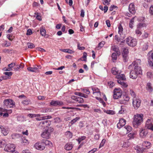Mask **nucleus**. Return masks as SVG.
Returning a JSON list of instances; mask_svg holds the SVG:
<instances>
[{
    "mask_svg": "<svg viewBox=\"0 0 153 153\" xmlns=\"http://www.w3.org/2000/svg\"><path fill=\"white\" fill-rule=\"evenodd\" d=\"M130 143L129 141V140H124L123 143L122 147L124 148H127L130 145Z\"/></svg>",
    "mask_w": 153,
    "mask_h": 153,
    "instance_id": "nucleus-31",
    "label": "nucleus"
},
{
    "mask_svg": "<svg viewBox=\"0 0 153 153\" xmlns=\"http://www.w3.org/2000/svg\"><path fill=\"white\" fill-rule=\"evenodd\" d=\"M73 147V145L70 143L66 144L65 146V149L66 150H70L72 149Z\"/></svg>",
    "mask_w": 153,
    "mask_h": 153,
    "instance_id": "nucleus-27",
    "label": "nucleus"
},
{
    "mask_svg": "<svg viewBox=\"0 0 153 153\" xmlns=\"http://www.w3.org/2000/svg\"><path fill=\"white\" fill-rule=\"evenodd\" d=\"M108 85L110 88H112L114 85V82L112 81L108 82Z\"/></svg>",
    "mask_w": 153,
    "mask_h": 153,
    "instance_id": "nucleus-55",
    "label": "nucleus"
},
{
    "mask_svg": "<svg viewBox=\"0 0 153 153\" xmlns=\"http://www.w3.org/2000/svg\"><path fill=\"white\" fill-rule=\"evenodd\" d=\"M149 34L147 32H145L142 36L143 39L147 38L149 36Z\"/></svg>",
    "mask_w": 153,
    "mask_h": 153,
    "instance_id": "nucleus-56",
    "label": "nucleus"
},
{
    "mask_svg": "<svg viewBox=\"0 0 153 153\" xmlns=\"http://www.w3.org/2000/svg\"><path fill=\"white\" fill-rule=\"evenodd\" d=\"M111 50L116 53L118 55H120V52L119 50V48L116 45H112L111 47Z\"/></svg>",
    "mask_w": 153,
    "mask_h": 153,
    "instance_id": "nucleus-19",
    "label": "nucleus"
},
{
    "mask_svg": "<svg viewBox=\"0 0 153 153\" xmlns=\"http://www.w3.org/2000/svg\"><path fill=\"white\" fill-rule=\"evenodd\" d=\"M123 27L121 24H120L118 26V33L120 35L122 33L123 31Z\"/></svg>",
    "mask_w": 153,
    "mask_h": 153,
    "instance_id": "nucleus-48",
    "label": "nucleus"
},
{
    "mask_svg": "<svg viewBox=\"0 0 153 153\" xmlns=\"http://www.w3.org/2000/svg\"><path fill=\"white\" fill-rule=\"evenodd\" d=\"M1 130V133L4 135L6 136L8 133L9 128L7 127H4L2 126Z\"/></svg>",
    "mask_w": 153,
    "mask_h": 153,
    "instance_id": "nucleus-18",
    "label": "nucleus"
},
{
    "mask_svg": "<svg viewBox=\"0 0 153 153\" xmlns=\"http://www.w3.org/2000/svg\"><path fill=\"white\" fill-rule=\"evenodd\" d=\"M104 112L105 113H106L107 114H111V115H114L115 114V112L112 110H104Z\"/></svg>",
    "mask_w": 153,
    "mask_h": 153,
    "instance_id": "nucleus-41",
    "label": "nucleus"
},
{
    "mask_svg": "<svg viewBox=\"0 0 153 153\" xmlns=\"http://www.w3.org/2000/svg\"><path fill=\"white\" fill-rule=\"evenodd\" d=\"M147 90L149 92H152L153 91V88L151 86V83L150 82H148L147 83L146 85Z\"/></svg>",
    "mask_w": 153,
    "mask_h": 153,
    "instance_id": "nucleus-38",
    "label": "nucleus"
},
{
    "mask_svg": "<svg viewBox=\"0 0 153 153\" xmlns=\"http://www.w3.org/2000/svg\"><path fill=\"white\" fill-rule=\"evenodd\" d=\"M51 124V122L49 120H43L39 123L38 127L42 129H44L49 126Z\"/></svg>",
    "mask_w": 153,
    "mask_h": 153,
    "instance_id": "nucleus-5",
    "label": "nucleus"
},
{
    "mask_svg": "<svg viewBox=\"0 0 153 153\" xmlns=\"http://www.w3.org/2000/svg\"><path fill=\"white\" fill-rule=\"evenodd\" d=\"M60 51L63 52L67 53L70 54H72L74 52V51L69 49H60Z\"/></svg>",
    "mask_w": 153,
    "mask_h": 153,
    "instance_id": "nucleus-34",
    "label": "nucleus"
},
{
    "mask_svg": "<svg viewBox=\"0 0 153 153\" xmlns=\"http://www.w3.org/2000/svg\"><path fill=\"white\" fill-rule=\"evenodd\" d=\"M140 137L141 138H145L148 133V130L146 129L141 128L139 130Z\"/></svg>",
    "mask_w": 153,
    "mask_h": 153,
    "instance_id": "nucleus-13",
    "label": "nucleus"
},
{
    "mask_svg": "<svg viewBox=\"0 0 153 153\" xmlns=\"http://www.w3.org/2000/svg\"><path fill=\"white\" fill-rule=\"evenodd\" d=\"M105 44V42L104 41H102L100 42L98 45V47L97 48V49L99 50L100 49L102 48L103 47L104 45Z\"/></svg>",
    "mask_w": 153,
    "mask_h": 153,
    "instance_id": "nucleus-44",
    "label": "nucleus"
},
{
    "mask_svg": "<svg viewBox=\"0 0 153 153\" xmlns=\"http://www.w3.org/2000/svg\"><path fill=\"white\" fill-rule=\"evenodd\" d=\"M40 4L39 3L36 1H33L32 4V6L33 7H36L37 6H39Z\"/></svg>",
    "mask_w": 153,
    "mask_h": 153,
    "instance_id": "nucleus-59",
    "label": "nucleus"
},
{
    "mask_svg": "<svg viewBox=\"0 0 153 153\" xmlns=\"http://www.w3.org/2000/svg\"><path fill=\"white\" fill-rule=\"evenodd\" d=\"M148 48V45L145 44L144 45H143V47L142 48V50L143 51H146L147 50Z\"/></svg>",
    "mask_w": 153,
    "mask_h": 153,
    "instance_id": "nucleus-62",
    "label": "nucleus"
},
{
    "mask_svg": "<svg viewBox=\"0 0 153 153\" xmlns=\"http://www.w3.org/2000/svg\"><path fill=\"white\" fill-rule=\"evenodd\" d=\"M80 119V118L79 117H76L75 119L72 120L70 122V124H71V125L73 124L74 123L77 122L78 120Z\"/></svg>",
    "mask_w": 153,
    "mask_h": 153,
    "instance_id": "nucleus-47",
    "label": "nucleus"
},
{
    "mask_svg": "<svg viewBox=\"0 0 153 153\" xmlns=\"http://www.w3.org/2000/svg\"><path fill=\"white\" fill-rule=\"evenodd\" d=\"M64 105L63 102L59 100H52L50 103V105L51 106L59 107L62 106Z\"/></svg>",
    "mask_w": 153,
    "mask_h": 153,
    "instance_id": "nucleus-12",
    "label": "nucleus"
},
{
    "mask_svg": "<svg viewBox=\"0 0 153 153\" xmlns=\"http://www.w3.org/2000/svg\"><path fill=\"white\" fill-rule=\"evenodd\" d=\"M151 143L147 141H145L143 143V146L147 149H149L151 147Z\"/></svg>",
    "mask_w": 153,
    "mask_h": 153,
    "instance_id": "nucleus-26",
    "label": "nucleus"
},
{
    "mask_svg": "<svg viewBox=\"0 0 153 153\" xmlns=\"http://www.w3.org/2000/svg\"><path fill=\"white\" fill-rule=\"evenodd\" d=\"M145 126L147 129L153 131V124L152 123H146Z\"/></svg>",
    "mask_w": 153,
    "mask_h": 153,
    "instance_id": "nucleus-32",
    "label": "nucleus"
},
{
    "mask_svg": "<svg viewBox=\"0 0 153 153\" xmlns=\"http://www.w3.org/2000/svg\"><path fill=\"white\" fill-rule=\"evenodd\" d=\"M117 81L118 83L122 85V87L123 88H125L128 86L127 84L123 81H122L120 80H117Z\"/></svg>",
    "mask_w": 153,
    "mask_h": 153,
    "instance_id": "nucleus-33",
    "label": "nucleus"
},
{
    "mask_svg": "<svg viewBox=\"0 0 153 153\" xmlns=\"http://www.w3.org/2000/svg\"><path fill=\"white\" fill-rule=\"evenodd\" d=\"M147 76L148 78H151L152 77L153 74L151 72H148L147 73Z\"/></svg>",
    "mask_w": 153,
    "mask_h": 153,
    "instance_id": "nucleus-60",
    "label": "nucleus"
},
{
    "mask_svg": "<svg viewBox=\"0 0 153 153\" xmlns=\"http://www.w3.org/2000/svg\"><path fill=\"white\" fill-rule=\"evenodd\" d=\"M50 135V134L48 132V131H47L46 130H45L41 134V136L43 138H49Z\"/></svg>",
    "mask_w": 153,
    "mask_h": 153,
    "instance_id": "nucleus-23",
    "label": "nucleus"
},
{
    "mask_svg": "<svg viewBox=\"0 0 153 153\" xmlns=\"http://www.w3.org/2000/svg\"><path fill=\"white\" fill-rule=\"evenodd\" d=\"M52 145L51 142L48 140L44 139L36 143L34 145V147L38 150L42 151L45 148V146H48L51 147Z\"/></svg>",
    "mask_w": 153,
    "mask_h": 153,
    "instance_id": "nucleus-1",
    "label": "nucleus"
},
{
    "mask_svg": "<svg viewBox=\"0 0 153 153\" xmlns=\"http://www.w3.org/2000/svg\"><path fill=\"white\" fill-rule=\"evenodd\" d=\"M121 55H128V49L127 47H124L122 49Z\"/></svg>",
    "mask_w": 153,
    "mask_h": 153,
    "instance_id": "nucleus-28",
    "label": "nucleus"
},
{
    "mask_svg": "<svg viewBox=\"0 0 153 153\" xmlns=\"http://www.w3.org/2000/svg\"><path fill=\"white\" fill-rule=\"evenodd\" d=\"M4 42L5 43L2 44V45L5 47L10 46L11 45V43L10 42H8L7 41H5Z\"/></svg>",
    "mask_w": 153,
    "mask_h": 153,
    "instance_id": "nucleus-52",
    "label": "nucleus"
},
{
    "mask_svg": "<svg viewBox=\"0 0 153 153\" xmlns=\"http://www.w3.org/2000/svg\"><path fill=\"white\" fill-rule=\"evenodd\" d=\"M16 148L15 146L13 144H8L5 147L4 150L8 152H12L15 151Z\"/></svg>",
    "mask_w": 153,
    "mask_h": 153,
    "instance_id": "nucleus-9",
    "label": "nucleus"
},
{
    "mask_svg": "<svg viewBox=\"0 0 153 153\" xmlns=\"http://www.w3.org/2000/svg\"><path fill=\"white\" fill-rule=\"evenodd\" d=\"M40 65H35L34 67H28L27 70L29 71L36 72L38 71V69H40L41 68Z\"/></svg>",
    "mask_w": 153,
    "mask_h": 153,
    "instance_id": "nucleus-15",
    "label": "nucleus"
},
{
    "mask_svg": "<svg viewBox=\"0 0 153 153\" xmlns=\"http://www.w3.org/2000/svg\"><path fill=\"white\" fill-rule=\"evenodd\" d=\"M30 102V101L28 100H25L23 101L22 102V103L23 104L25 105H27L29 104V102Z\"/></svg>",
    "mask_w": 153,
    "mask_h": 153,
    "instance_id": "nucleus-58",
    "label": "nucleus"
},
{
    "mask_svg": "<svg viewBox=\"0 0 153 153\" xmlns=\"http://www.w3.org/2000/svg\"><path fill=\"white\" fill-rule=\"evenodd\" d=\"M126 122V120L121 118L119 122L117 125V127L119 129L121 128L125 125Z\"/></svg>",
    "mask_w": 153,
    "mask_h": 153,
    "instance_id": "nucleus-16",
    "label": "nucleus"
},
{
    "mask_svg": "<svg viewBox=\"0 0 153 153\" xmlns=\"http://www.w3.org/2000/svg\"><path fill=\"white\" fill-rule=\"evenodd\" d=\"M71 98L72 99L79 103H83L84 102V100L83 98L80 97L72 96L71 97Z\"/></svg>",
    "mask_w": 153,
    "mask_h": 153,
    "instance_id": "nucleus-14",
    "label": "nucleus"
},
{
    "mask_svg": "<svg viewBox=\"0 0 153 153\" xmlns=\"http://www.w3.org/2000/svg\"><path fill=\"white\" fill-rule=\"evenodd\" d=\"M65 135L69 138H71L73 136L72 133L70 131H66L65 134Z\"/></svg>",
    "mask_w": 153,
    "mask_h": 153,
    "instance_id": "nucleus-42",
    "label": "nucleus"
},
{
    "mask_svg": "<svg viewBox=\"0 0 153 153\" xmlns=\"http://www.w3.org/2000/svg\"><path fill=\"white\" fill-rule=\"evenodd\" d=\"M20 140L21 141V144L23 145H26L29 143L28 140L25 137L21 136L20 139Z\"/></svg>",
    "mask_w": 153,
    "mask_h": 153,
    "instance_id": "nucleus-20",
    "label": "nucleus"
},
{
    "mask_svg": "<svg viewBox=\"0 0 153 153\" xmlns=\"http://www.w3.org/2000/svg\"><path fill=\"white\" fill-rule=\"evenodd\" d=\"M130 93L131 95L133 97H136V94L134 92V91L132 90H130Z\"/></svg>",
    "mask_w": 153,
    "mask_h": 153,
    "instance_id": "nucleus-63",
    "label": "nucleus"
},
{
    "mask_svg": "<svg viewBox=\"0 0 153 153\" xmlns=\"http://www.w3.org/2000/svg\"><path fill=\"white\" fill-rule=\"evenodd\" d=\"M123 61L124 62H127L129 59L128 55H122Z\"/></svg>",
    "mask_w": 153,
    "mask_h": 153,
    "instance_id": "nucleus-39",
    "label": "nucleus"
},
{
    "mask_svg": "<svg viewBox=\"0 0 153 153\" xmlns=\"http://www.w3.org/2000/svg\"><path fill=\"white\" fill-rule=\"evenodd\" d=\"M52 118V117L51 116L48 115L46 116H43L39 118H36V120L42 121L43 120H48Z\"/></svg>",
    "mask_w": 153,
    "mask_h": 153,
    "instance_id": "nucleus-25",
    "label": "nucleus"
},
{
    "mask_svg": "<svg viewBox=\"0 0 153 153\" xmlns=\"http://www.w3.org/2000/svg\"><path fill=\"white\" fill-rule=\"evenodd\" d=\"M28 46L29 48L32 49L35 47L34 45L32 43H28Z\"/></svg>",
    "mask_w": 153,
    "mask_h": 153,
    "instance_id": "nucleus-57",
    "label": "nucleus"
},
{
    "mask_svg": "<svg viewBox=\"0 0 153 153\" xmlns=\"http://www.w3.org/2000/svg\"><path fill=\"white\" fill-rule=\"evenodd\" d=\"M147 59L150 67L153 68V51L149 52L147 54Z\"/></svg>",
    "mask_w": 153,
    "mask_h": 153,
    "instance_id": "nucleus-7",
    "label": "nucleus"
},
{
    "mask_svg": "<svg viewBox=\"0 0 153 153\" xmlns=\"http://www.w3.org/2000/svg\"><path fill=\"white\" fill-rule=\"evenodd\" d=\"M141 60L140 59H137L134 61L131 65H130L129 67L133 66L134 67V68H135V69H139L140 70H142L141 67L139 66V65L141 64Z\"/></svg>",
    "mask_w": 153,
    "mask_h": 153,
    "instance_id": "nucleus-8",
    "label": "nucleus"
},
{
    "mask_svg": "<svg viewBox=\"0 0 153 153\" xmlns=\"http://www.w3.org/2000/svg\"><path fill=\"white\" fill-rule=\"evenodd\" d=\"M145 18L144 17H140L137 18V21L140 22H144Z\"/></svg>",
    "mask_w": 153,
    "mask_h": 153,
    "instance_id": "nucleus-49",
    "label": "nucleus"
},
{
    "mask_svg": "<svg viewBox=\"0 0 153 153\" xmlns=\"http://www.w3.org/2000/svg\"><path fill=\"white\" fill-rule=\"evenodd\" d=\"M82 91L83 93H85L87 95L90 94V91L87 88L83 89Z\"/></svg>",
    "mask_w": 153,
    "mask_h": 153,
    "instance_id": "nucleus-53",
    "label": "nucleus"
},
{
    "mask_svg": "<svg viewBox=\"0 0 153 153\" xmlns=\"http://www.w3.org/2000/svg\"><path fill=\"white\" fill-rule=\"evenodd\" d=\"M142 74V70H140L139 69H136L134 68L130 72V77L133 79H136L138 75L141 74Z\"/></svg>",
    "mask_w": 153,
    "mask_h": 153,
    "instance_id": "nucleus-3",
    "label": "nucleus"
},
{
    "mask_svg": "<svg viewBox=\"0 0 153 153\" xmlns=\"http://www.w3.org/2000/svg\"><path fill=\"white\" fill-rule=\"evenodd\" d=\"M118 55L116 53L114 52L111 55L112 60L113 62H114L117 59V55Z\"/></svg>",
    "mask_w": 153,
    "mask_h": 153,
    "instance_id": "nucleus-37",
    "label": "nucleus"
},
{
    "mask_svg": "<svg viewBox=\"0 0 153 153\" xmlns=\"http://www.w3.org/2000/svg\"><path fill=\"white\" fill-rule=\"evenodd\" d=\"M126 40L127 44L129 46L133 47L137 45V41L136 39L129 37L127 38Z\"/></svg>",
    "mask_w": 153,
    "mask_h": 153,
    "instance_id": "nucleus-4",
    "label": "nucleus"
},
{
    "mask_svg": "<svg viewBox=\"0 0 153 153\" xmlns=\"http://www.w3.org/2000/svg\"><path fill=\"white\" fill-rule=\"evenodd\" d=\"M34 14L35 15H37L36 16V18L37 19L40 21H41L42 20L41 16L40 15H38L39 13L38 12H35Z\"/></svg>",
    "mask_w": 153,
    "mask_h": 153,
    "instance_id": "nucleus-54",
    "label": "nucleus"
},
{
    "mask_svg": "<svg viewBox=\"0 0 153 153\" xmlns=\"http://www.w3.org/2000/svg\"><path fill=\"white\" fill-rule=\"evenodd\" d=\"M141 100L136 97L133 98L132 104L134 108L137 109L140 106Z\"/></svg>",
    "mask_w": 153,
    "mask_h": 153,
    "instance_id": "nucleus-10",
    "label": "nucleus"
},
{
    "mask_svg": "<svg viewBox=\"0 0 153 153\" xmlns=\"http://www.w3.org/2000/svg\"><path fill=\"white\" fill-rule=\"evenodd\" d=\"M147 24L144 22H139L137 25V27L141 29L142 27H146Z\"/></svg>",
    "mask_w": 153,
    "mask_h": 153,
    "instance_id": "nucleus-29",
    "label": "nucleus"
},
{
    "mask_svg": "<svg viewBox=\"0 0 153 153\" xmlns=\"http://www.w3.org/2000/svg\"><path fill=\"white\" fill-rule=\"evenodd\" d=\"M40 34L42 36H46V31L45 29L42 27H41L40 29Z\"/></svg>",
    "mask_w": 153,
    "mask_h": 153,
    "instance_id": "nucleus-35",
    "label": "nucleus"
},
{
    "mask_svg": "<svg viewBox=\"0 0 153 153\" xmlns=\"http://www.w3.org/2000/svg\"><path fill=\"white\" fill-rule=\"evenodd\" d=\"M21 137L20 134H13L11 135L12 139H19L20 140Z\"/></svg>",
    "mask_w": 153,
    "mask_h": 153,
    "instance_id": "nucleus-36",
    "label": "nucleus"
},
{
    "mask_svg": "<svg viewBox=\"0 0 153 153\" xmlns=\"http://www.w3.org/2000/svg\"><path fill=\"white\" fill-rule=\"evenodd\" d=\"M136 135V133L133 132L130 133L128 135V137L129 138L128 140H129L131 139H133Z\"/></svg>",
    "mask_w": 153,
    "mask_h": 153,
    "instance_id": "nucleus-46",
    "label": "nucleus"
},
{
    "mask_svg": "<svg viewBox=\"0 0 153 153\" xmlns=\"http://www.w3.org/2000/svg\"><path fill=\"white\" fill-rule=\"evenodd\" d=\"M111 72L114 75H117L118 74H120V73L119 72V71L115 67H113L111 69Z\"/></svg>",
    "mask_w": 153,
    "mask_h": 153,
    "instance_id": "nucleus-24",
    "label": "nucleus"
},
{
    "mask_svg": "<svg viewBox=\"0 0 153 153\" xmlns=\"http://www.w3.org/2000/svg\"><path fill=\"white\" fill-rule=\"evenodd\" d=\"M136 148L137 149H136L137 150V152L138 153H142L143 152V149L141 148H140L139 146H137L136 147Z\"/></svg>",
    "mask_w": 153,
    "mask_h": 153,
    "instance_id": "nucleus-50",
    "label": "nucleus"
},
{
    "mask_svg": "<svg viewBox=\"0 0 153 153\" xmlns=\"http://www.w3.org/2000/svg\"><path fill=\"white\" fill-rule=\"evenodd\" d=\"M113 98L118 99L120 98L122 95V91L120 88H115L113 91Z\"/></svg>",
    "mask_w": 153,
    "mask_h": 153,
    "instance_id": "nucleus-6",
    "label": "nucleus"
},
{
    "mask_svg": "<svg viewBox=\"0 0 153 153\" xmlns=\"http://www.w3.org/2000/svg\"><path fill=\"white\" fill-rule=\"evenodd\" d=\"M135 34L138 36H140L142 34L141 29L139 28H138L137 27L135 30Z\"/></svg>",
    "mask_w": 153,
    "mask_h": 153,
    "instance_id": "nucleus-45",
    "label": "nucleus"
},
{
    "mask_svg": "<svg viewBox=\"0 0 153 153\" xmlns=\"http://www.w3.org/2000/svg\"><path fill=\"white\" fill-rule=\"evenodd\" d=\"M4 74L8 76H7L8 79H10L11 78V76L13 74V73L12 72H4Z\"/></svg>",
    "mask_w": 153,
    "mask_h": 153,
    "instance_id": "nucleus-51",
    "label": "nucleus"
},
{
    "mask_svg": "<svg viewBox=\"0 0 153 153\" xmlns=\"http://www.w3.org/2000/svg\"><path fill=\"white\" fill-rule=\"evenodd\" d=\"M4 105L7 107H13L15 106V102L11 99L5 100L4 101Z\"/></svg>",
    "mask_w": 153,
    "mask_h": 153,
    "instance_id": "nucleus-11",
    "label": "nucleus"
},
{
    "mask_svg": "<svg viewBox=\"0 0 153 153\" xmlns=\"http://www.w3.org/2000/svg\"><path fill=\"white\" fill-rule=\"evenodd\" d=\"M126 109L125 106L122 105L121 106L120 109L119 111V113L120 114L124 113L126 111Z\"/></svg>",
    "mask_w": 153,
    "mask_h": 153,
    "instance_id": "nucleus-40",
    "label": "nucleus"
},
{
    "mask_svg": "<svg viewBox=\"0 0 153 153\" xmlns=\"http://www.w3.org/2000/svg\"><path fill=\"white\" fill-rule=\"evenodd\" d=\"M129 11L130 12L133 14L135 13V10L134 7V3H131L128 7Z\"/></svg>",
    "mask_w": 153,
    "mask_h": 153,
    "instance_id": "nucleus-17",
    "label": "nucleus"
},
{
    "mask_svg": "<svg viewBox=\"0 0 153 153\" xmlns=\"http://www.w3.org/2000/svg\"><path fill=\"white\" fill-rule=\"evenodd\" d=\"M143 115L142 114H137L134 115L132 122L134 127L137 128L143 123Z\"/></svg>",
    "mask_w": 153,
    "mask_h": 153,
    "instance_id": "nucleus-2",
    "label": "nucleus"
},
{
    "mask_svg": "<svg viewBox=\"0 0 153 153\" xmlns=\"http://www.w3.org/2000/svg\"><path fill=\"white\" fill-rule=\"evenodd\" d=\"M135 17L136 16H135L132 18L129 22V27L131 29L133 28V25L134 23V19Z\"/></svg>",
    "mask_w": 153,
    "mask_h": 153,
    "instance_id": "nucleus-30",
    "label": "nucleus"
},
{
    "mask_svg": "<svg viewBox=\"0 0 153 153\" xmlns=\"http://www.w3.org/2000/svg\"><path fill=\"white\" fill-rule=\"evenodd\" d=\"M32 34V30L30 29H29L27 30L26 35H30Z\"/></svg>",
    "mask_w": 153,
    "mask_h": 153,
    "instance_id": "nucleus-64",
    "label": "nucleus"
},
{
    "mask_svg": "<svg viewBox=\"0 0 153 153\" xmlns=\"http://www.w3.org/2000/svg\"><path fill=\"white\" fill-rule=\"evenodd\" d=\"M149 13L151 15H153V5H152L149 9Z\"/></svg>",
    "mask_w": 153,
    "mask_h": 153,
    "instance_id": "nucleus-61",
    "label": "nucleus"
},
{
    "mask_svg": "<svg viewBox=\"0 0 153 153\" xmlns=\"http://www.w3.org/2000/svg\"><path fill=\"white\" fill-rule=\"evenodd\" d=\"M92 90L93 91V94H97V96H100L101 95V92L100 91V89L96 87L92 88Z\"/></svg>",
    "mask_w": 153,
    "mask_h": 153,
    "instance_id": "nucleus-22",
    "label": "nucleus"
},
{
    "mask_svg": "<svg viewBox=\"0 0 153 153\" xmlns=\"http://www.w3.org/2000/svg\"><path fill=\"white\" fill-rule=\"evenodd\" d=\"M115 78L117 79V80H120L121 81L126 80V78L124 74H118L115 76Z\"/></svg>",
    "mask_w": 153,
    "mask_h": 153,
    "instance_id": "nucleus-21",
    "label": "nucleus"
},
{
    "mask_svg": "<svg viewBox=\"0 0 153 153\" xmlns=\"http://www.w3.org/2000/svg\"><path fill=\"white\" fill-rule=\"evenodd\" d=\"M87 53L85 52H84L83 53L82 57L80 59L81 60L86 62L87 61Z\"/></svg>",
    "mask_w": 153,
    "mask_h": 153,
    "instance_id": "nucleus-43",
    "label": "nucleus"
}]
</instances>
